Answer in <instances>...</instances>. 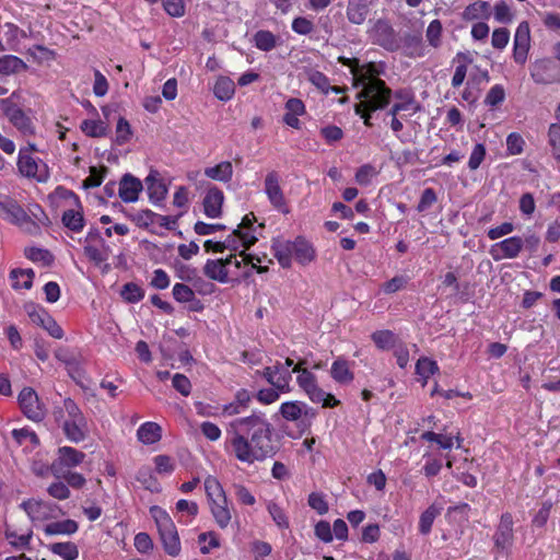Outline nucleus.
<instances>
[{
    "instance_id": "26",
    "label": "nucleus",
    "mask_w": 560,
    "mask_h": 560,
    "mask_svg": "<svg viewBox=\"0 0 560 560\" xmlns=\"http://www.w3.org/2000/svg\"><path fill=\"white\" fill-rule=\"evenodd\" d=\"M271 248L275 253V257L277 258L278 262L281 265L282 268H290L291 267V252L292 248V241L283 240V238H276L272 241Z\"/></svg>"
},
{
    "instance_id": "36",
    "label": "nucleus",
    "mask_w": 560,
    "mask_h": 560,
    "mask_svg": "<svg viewBox=\"0 0 560 560\" xmlns=\"http://www.w3.org/2000/svg\"><path fill=\"white\" fill-rule=\"evenodd\" d=\"M213 93L220 101L231 100L235 93L233 80L228 77H220L214 84Z\"/></svg>"
},
{
    "instance_id": "61",
    "label": "nucleus",
    "mask_w": 560,
    "mask_h": 560,
    "mask_svg": "<svg viewBox=\"0 0 560 560\" xmlns=\"http://www.w3.org/2000/svg\"><path fill=\"white\" fill-rule=\"evenodd\" d=\"M308 505L320 515L328 512V504L324 495L320 493L312 492L308 495Z\"/></svg>"
},
{
    "instance_id": "27",
    "label": "nucleus",
    "mask_w": 560,
    "mask_h": 560,
    "mask_svg": "<svg viewBox=\"0 0 560 560\" xmlns=\"http://www.w3.org/2000/svg\"><path fill=\"white\" fill-rule=\"evenodd\" d=\"M292 248L295 249V259L299 264L306 265L315 258L313 246L303 237L292 241Z\"/></svg>"
},
{
    "instance_id": "5",
    "label": "nucleus",
    "mask_w": 560,
    "mask_h": 560,
    "mask_svg": "<svg viewBox=\"0 0 560 560\" xmlns=\"http://www.w3.org/2000/svg\"><path fill=\"white\" fill-rule=\"evenodd\" d=\"M24 311L32 323L43 327L51 337L56 339L63 337L62 328L43 306L30 302L24 305Z\"/></svg>"
},
{
    "instance_id": "56",
    "label": "nucleus",
    "mask_w": 560,
    "mask_h": 560,
    "mask_svg": "<svg viewBox=\"0 0 560 560\" xmlns=\"http://www.w3.org/2000/svg\"><path fill=\"white\" fill-rule=\"evenodd\" d=\"M131 136V128L124 117H120L116 126V142L121 145L125 144Z\"/></svg>"
},
{
    "instance_id": "57",
    "label": "nucleus",
    "mask_w": 560,
    "mask_h": 560,
    "mask_svg": "<svg viewBox=\"0 0 560 560\" xmlns=\"http://www.w3.org/2000/svg\"><path fill=\"white\" fill-rule=\"evenodd\" d=\"M524 144V139L516 132L510 133L506 138V150L512 155L521 154L523 152Z\"/></svg>"
},
{
    "instance_id": "38",
    "label": "nucleus",
    "mask_w": 560,
    "mask_h": 560,
    "mask_svg": "<svg viewBox=\"0 0 560 560\" xmlns=\"http://www.w3.org/2000/svg\"><path fill=\"white\" fill-rule=\"evenodd\" d=\"M442 508L436 504H431L420 516L419 530L423 535L431 532L434 520L441 514Z\"/></svg>"
},
{
    "instance_id": "34",
    "label": "nucleus",
    "mask_w": 560,
    "mask_h": 560,
    "mask_svg": "<svg viewBox=\"0 0 560 560\" xmlns=\"http://www.w3.org/2000/svg\"><path fill=\"white\" fill-rule=\"evenodd\" d=\"M397 105L404 106V112H409V115H415L420 110V105L416 101L412 92L407 90H397L393 94Z\"/></svg>"
},
{
    "instance_id": "49",
    "label": "nucleus",
    "mask_w": 560,
    "mask_h": 560,
    "mask_svg": "<svg viewBox=\"0 0 560 560\" xmlns=\"http://www.w3.org/2000/svg\"><path fill=\"white\" fill-rule=\"evenodd\" d=\"M106 171V167L98 170L96 166H91L90 175L83 180L82 187L84 189L98 187L103 182V177Z\"/></svg>"
},
{
    "instance_id": "4",
    "label": "nucleus",
    "mask_w": 560,
    "mask_h": 560,
    "mask_svg": "<svg viewBox=\"0 0 560 560\" xmlns=\"http://www.w3.org/2000/svg\"><path fill=\"white\" fill-rule=\"evenodd\" d=\"M279 413L285 421L295 422L301 433L306 432L316 418V410L300 400L282 402Z\"/></svg>"
},
{
    "instance_id": "12",
    "label": "nucleus",
    "mask_w": 560,
    "mask_h": 560,
    "mask_svg": "<svg viewBox=\"0 0 560 560\" xmlns=\"http://www.w3.org/2000/svg\"><path fill=\"white\" fill-rule=\"evenodd\" d=\"M371 36L377 45L394 51L399 48L397 35L393 26L385 20H377L371 30Z\"/></svg>"
},
{
    "instance_id": "23",
    "label": "nucleus",
    "mask_w": 560,
    "mask_h": 560,
    "mask_svg": "<svg viewBox=\"0 0 560 560\" xmlns=\"http://www.w3.org/2000/svg\"><path fill=\"white\" fill-rule=\"evenodd\" d=\"M86 421L85 418L65 420L62 430L68 440L79 443L85 439Z\"/></svg>"
},
{
    "instance_id": "59",
    "label": "nucleus",
    "mask_w": 560,
    "mask_h": 560,
    "mask_svg": "<svg viewBox=\"0 0 560 560\" xmlns=\"http://www.w3.org/2000/svg\"><path fill=\"white\" fill-rule=\"evenodd\" d=\"M292 30L300 35H308L314 31V24L311 20L298 16L292 21Z\"/></svg>"
},
{
    "instance_id": "22",
    "label": "nucleus",
    "mask_w": 560,
    "mask_h": 560,
    "mask_svg": "<svg viewBox=\"0 0 560 560\" xmlns=\"http://www.w3.org/2000/svg\"><path fill=\"white\" fill-rule=\"evenodd\" d=\"M210 511L220 528H225L231 522L232 514L228 498L218 499L209 502Z\"/></svg>"
},
{
    "instance_id": "8",
    "label": "nucleus",
    "mask_w": 560,
    "mask_h": 560,
    "mask_svg": "<svg viewBox=\"0 0 560 560\" xmlns=\"http://www.w3.org/2000/svg\"><path fill=\"white\" fill-rule=\"evenodd\" d=\"M1 108L10 122L23 135H33L34 126L32 119L12 102V97L1 101Z\"/></svg>"
},
{
    "instance_id": "20",
    "label": "nucleus",
    "mask_w": 560,
    "mask_h": 560,
    "mask_svg": "<svg viewBox=\"0 0 560 560\" xmlns=\"http://www.w3.org/2000/svg\"><path fill=\"white\" fill-rule=\"evenodd\" d=\"M369 12V0H348L346 14L350 23L355 25L363 24Z\"/></svg>"
},
{
    "instance_id": "2",
    "label": "nucleus",
    "mask_w": 560,
    "mask_h": 560,
    "mask_svg": "<svg viewBox=\"0 0 560 560\" xmlns=\"http://www.w3.org/2000/svg\"><path fill=\"white\" fill-rule=\"evenodd\" d=\"M355 86H362L358 93L361 101L354 106L355 113H360L363 108H368V110L383 109L389 104L393 95L392 90L383 80L372 75L362 77L358 80Z\"/></svg>"
},
{
    "instance_id": "32",
    "label": "nucleus",
    "mask_w": 560,
    "mask_h": 560,
    "mask_svg": "<svg viewBox=\"0 0 560 560\" xmlns=\"http://www.w3.org/2000/svg\"><path fill=\"white\" fill-rule=\"evenodd\" d=\"M78 523L73 520H65L49 523L44 527V532L48 536L52 535H72L78 530Z\"/></svg>"
},
{
    "instance_id": "1",
    "label": "nucleus",
    "mask_w": 560,
    "mask_h": 560,
    "mask_svg": "<svg viewBox=\"0 0 560 560\" xmlns=\"http://www.w3.org/2000/svg\"><path fill=\"white\" fill-rule=\"evenodd\" d=\"M225 448L248 465L272 458L279 450L273 440V427L262 412L231 421L226 428Z\"/></svg>"
},
{
    "instance_id": "31",
    "label": "nucleus",
    "mask_w": 560,
    "mask_h": 560,
    "mask_svg": "<svg viewBox=\"0 0 560 560\" xmlns=\"http://www.w3.org/2000/svg\"><path fill=\"white\" fill-rule=\"evenodd\" d=\"M35 272L33 269H12L10 271V278L13 280L12 288L18 290L24 288L30 290L33 285V279Z\"/></svg>"
},
{
    "instance_id": "39",
    "label": "nucleus",
    "mask_w": 560,
    "mask_h": 560,
    "mask_svg": "<svg viewBox=\"0 0 560 560\" xmlns=\"http://www.w3.org/2000/svg\"><path fill=\"white\" fill-rule=\"evenodd\" d=\"M439 371V366L435 361L429 358H420L416 364V373L422 381V386H425L431 375Z\"/></svg>"
},
{
    "instance_id": "19",
    "label": "nucleus",
    "mask_w": 560,
    "mask_h": 560,
    "mask_svg": "<svg viewBox=\"0 0 560 560\" xmlns=\"http://www.w3.org/2000/svg\"><path fill=\"white\" fill-rule=\"evenodd\" d=\"M140 192V179L131 174H125L118 187V195L125 202H133L138 200Z\"/></svg>"
},
{
    "instance_id": "44",
    "label": "nucleus",
    "mask_w": 560,
    "mask_h": 560,
    "mask_svg": "<svg viewBox=\"0 0 560 560\" xmlns=\"http://www.w3.org/2000/svg\"><path fill=\"white\" fill-rule=\"evenodd\" d=\"M81 130L89 137L100 138L107 133V126L102 120H83Z\"/></svg>"
},
{
    "instance_id": "41",
    "label": "nucleus",
    "mask_w": 560,
    "mask_h": 560,
    "mask_svg": "<svg viewBox=\"0 0 560 560\" xmlns=\"http://www.w3.org/2000/svg\"><path fill=\"white\" fill-rule=\"evenodd\" d=\"M278 38L270 31H258L254 35L255 46L262 51H270L277 46Z\"/></svg>"
},
{
    "instance_id": "43",
    "label": "nucleus",
    "mask_w": 560,
    "mask_h": 560,
    "mask_svg": "<svg viewBox=\"0 0 560 560\" xmlns=\"http://www.w3.org/2000/svg\"><path fill=\"white\" fill-rule=\"evenodd\" d=\"M372 339L382 350H389L397 347V337L390 330H380L372 335Z\"/></svg>"
},
{
    "instance_id": "45",
    "label": "nucleus",
    "mask_w": 560,
    "mask_h": 560,
    "mask_svg": "<svg viewBox=\"0 0 560 560\" xmlns=\"http://www.w3.org/2000/svg\"><path fill=\"white\" fill-rule=\"evenodd\" d=\"M442 23L440 20H433L425 31V38L430 46L439 48L442 44Z\"/></svg>"
},
{
    "instance_id": "21",
    "label": "nucleus",
    "mask_w": 560,
    "mask_h": 560,
    "mask_svg": "<svg viewBox=\"0 0 560 560\" xmlns=\"http://www.w3.org/2000/svg\"><path fill=\"white\" fill-rule=\"evenodd\" d=\"M164 550L172 557H175L180 551V541L174 523L168 526L162 527L159 530Z\"/></svg>"
},
{
    "instance_id": "48",
    "label": "nucleus",
    "mask_w": 560,
    "mask_h": 560,
    "mask_svg": "<svg viewBox=\"0 0 560 560\" xmlns=\"http://www.w3.org/2000/svg\"><path fill=\"white\" fill-rule=\"evenodd\" d=\"M548 142L552 149V155L560 161V125L551 124L548 130Z\"/></svg>"
},
{
    "instance_id": "18",
    "label": "nucleus",
    "mask_w": 560,
    "mask_h": 560,
    "mask_svg": "<svg viewBox=\"0 0 560 560\" xmlns=\"http://www.w3.org/2000/svg\"><path fill=\"white\" fill-rule=\"evenodd\" d=\"M66 196L73 198L75 206L78 207V210L75 209H69L66 210L62 214V223L66 228L73 232H80L82 231L84 226V218L81 210V202L79 200V197L71 190H67Z\"/></svg>"
},
{
    "instance_id": "29",
    "label": "nucleus",
    "mask_w": 560,
    "mask_h": 560,
    "mask_svg": "<svg viewBox=\"0 0 560 560\" xmlns=\"http://www.w3.org/2000/svg\"><path fill=\"white\" fill-rule=\"evenodd\" d=\"M21 508L32 520H44L48 516L50 504L42 500H27L21 503Z\"/></svg>"
},
{
    "instance_id": "53",
    "label": "nucleus",
    "mask_w": 560,
    "mask_h": 560,
    "mask_svg": "<svg viewBox=\"0 0 560 560\" xmlns=\"http://www.w3.org/2000/svg\"><path fill=\"white\" fill-rule=\"evenodd\" d=\"M510 40V32L505 27L495 28L492 33L491 45L495 49H504Z\"/></svg>"
},
{
    "instance_id": "40",
    "label": "nucleus",
    "mask_w": 560,
    "mask_h": 560,
    "mask_svg": "<svg viewBox=\"0 0 560 560\" xmlns=\"http://www.w3.org/2000/svg\"><path fill=\"white\" fill-rule=\"evenodd\" d=\"M162 427L156 422L142 423V444H155L161 441Z\"/></svg>"
},
{
    "instance_id": "25",
    "label": "nucleus",
    "mask_w": 560,
    "mask_h": 560,
    "mask_svg": "<svg viewBox=\"0 0 560 560\" xmlns=\"http://www.w3.org/2000/svg\"><path fill=\"white\" fill-rule=\"evenodd\" d=\"M330 375L335 382L343 385L350 384L354 378L353 373L350 371L349 362L342 358L334 361Z\"/></svg>"
},
{
    "instance_id": "47",
    "label": "nucleus",
    "mask_w": 560,
    "mask_h": 560,
    "mask_svg": "<svg viewBox=\"0 0 560 560\" xmlns=\"http://www.w3.org/2000/svg\"><path fill=\"white\" fill-rule=\"evenodd\" d=\"M406 49L408 50V56L410 57H423L424 56V47L422 43V38L418 35H411L406 38L405 43Z\"/></svg>"
},
{
    "instance_id": "13",
    "label": "nucleus",
    "mask_w": 560,
    "mask_h": 560,
    "mask_svg": "<svg viewBox=\"0 0 560 560\" xmlns=\"http://www.w3.org/2000/svg\"><path fill=\"white\" fill-rule=\"evenodd\" d=\"M494 546L501 552H509L514 542L513 517L510 513L501 516L498 528L493 535Z\"/></svg>"
},
{
    "instance_id": "16",
    "label": "nucleus",
    "mask_w": 560,
    "mask_h": 560,
    "mask_svg": "<svg viewBox=\"0 0 560 560\" xmlns=\"http://www.w3.org/2000/svg\"><path fill=\"white\" fill-rule=\"evenodd\" d=\"M523 247V238L512 236L494 244L490 253L494 260H500L502 258L513 259L518 256Z\"/></svg>"
},
{
    "instance_id": "58",
    "label": "nucleus",
    "mask_w": 560,
    "mask_h": 560,
    "mask_svg": "<svg viewBox=\"0 0 560 560\" xmlns=\"http://www.w3.org/2000/svg\"><path fill=\"white\" fill-rule=\"evenodd\" d=\"M268 512H269L270 516L272 517V520L275 521V523L280 528H288L289 527L288 517L285 516L284 512L282 511V509L278 504H276L273 502H270L268 504Z\"/></svg>"
},
{
    "instance_id": "46",
    "label": "nucleus",
    "mask_w": 560,
    "mask_h": 560,
    "mask_svg": "<svg viewBox=\"0 0 560 560\" xmlns=\"http://www.w3.org/2000/svg\"><path fill=\"white\" fill-rule=\"evenodd\" d=\"M205 490L209 502L226 497L219 480L212 476L206 478Z\"/></svg>"
},
{
    "instance_id": "50",
    "label": "nucleus",
    "mask_w": 560,
    "mask_h": 560,
    "mask_svg": "<svg viewBox=\"0 0 560 560\" xmlns=\"http://www.w3.org/2000/svg\"><path fill=\"white\" fill-rule=\"evenodd\" d=\"M24 254L30 260L43 261L45 265H50L54 259V257L49 250L37 248V247L26 248Z\"/></svg>"
},
{
    "instance_id": "33",
    "label": "nucleus",
    "mask_w": 560,
    "mask_h": 560,
    "mask_svg": "<svg viewBox=\"0 0 560 560\" xmlns=\"http://www.w3.org/2000/svg\"><path fill=\"white\" fill-rule=\"evenodd\" d=\"M27 69V65L19 57L5 55L0 58V73L10 75Z\"/></svg>"
},
{
    "instance_id": "10",
    "label": "nucleus",
    "mask_w": 560,
    "mask_h": 560,
    "mask_svg": "<svg viewBox=\"0 0 560 560\" xmlns=\"http://www.w3.org/2000/svg\"><path fill=\"white\" fill-rule=\"evenodd\" d=\"M144 184L149 201L154 206H161L168 192L167 184L162 174L150 167L149 174L144 178Z\"/></svg>"
},
{
    "instance_id": "14",
    "label": "nucleus",
    "mask_w": 560,
    "mask_h": 560,
    "mask_svg": "<svg viewBox=\"0 0 560 560\" xmlns=\"http://www.w3.org/2000/svg\"><path fill=\"white\" fill-rule=\"evenodd\" d=\"M530 48V28L527 22H521L514 35L513 58L516 63L524 65Z\"/></svg>"
},
{
    "instance_id": "3",
    "label": "nucleus",
    "mask_w": 560,
    "mask_h": 560,
    "mask_svg": "<svg viewBox=\"0 0 560 560\" xmlns=\"http://www.w3.org/2000/svg\"><path fill=\"white\" fill-rule=\"evenodd\" d=\"M292 372L298 373L296 383L314 404H322L323 407L332 408L339 405V400L331 394L326 393L317 384V378L307 368L294 366Z\"/></svg>"
},
{
    "instance_id": "60",
    "label": "nucleus",
    "mask_w": 560,
    "mask_h": 560,
    "mask_svg": "<svg viewBox=\"0 0 560 560\" xmlns=\"http://www.w3.org/2000/svg\"><path fill=\"white\" fill-rule=\"evenodd\" d=\"M172 385L183 396H188L191 392V383L184 374H175L172 378Z\"/></svg>"
},
{
    "instance_id": "35",
    "label": "nucleus",
    "mask_w": 560,
    "mask_h": 560,
    "mask_svg": "<svg viewBox=\"0 0 560 560\" xmlns=\"http://www.w3.org/2000/svg\"><path fill=\"white\" fill-rule=\"evenodd\" d=\"M0 208L10 215L12 222L23 224L28 221V215L24 209L12 199L0 201Z\"/></svg>"
},
{
    "instance_id": "11",
    "label": "nucleus",
    "mask_w": 560,
    "mask_h": 560,
    "mask_svg": "<svg viewBox=\"0 0 560 560\" xmlns=\"http://www.w3.org/2000/svg\"><path fill=\"white\" fill-rule=\"evenodd\" d=\"M232 261H235L236 268L241 267L242 261L235 255H230L225 259H208L203 267V273L211 280L226 283L229 281V267Z\"/></svg>"
},
{
    "instance_id": "62",
    "label": "nucleus",
    "mask_w": 560,
    "mask_h": 560,
    "mask_svg": "<svg viewBox=\"0 0 560 560\" xmlns=\"http://www.w3.org/2000/svg\"><path fill=\"white\" fill-rule=\"evenodd\" d=\"M486 156V148L482 143H477L474 149H472V152L470 154V158H469V161H468V167L471 170V171H475L477 170L481 162L483 161Z\"/></svg>"
},
{
    "instance_id": "63",
    "label": "nucleus",
    "mask_w": 560,
    "mask_h": 560,
    "mask_svg": "<svg viewBox=\"0 0 560 560\" xmlns=\"http://www.w3.org/2000/svg\"><path fill=\"white\" fill-rule=\"evenodd\" d=\"M120 295L126 302L135 303L140 300V288L133 282L126 283Z\"/></svg>"
},
{
    "instance_id": "37",
    "label": "nucleus",
    "mask_w": 560,
    "mask_h": 560,
    "mask_svg": "<svg viewBox=\"0 0 560 560\" xmlns=\"http://www.w3.org/2000/svg\"><path fill=\"white\" fill-rule=\"evenodd\" d=\"M275 374L277 377V389L281 393H290L292 389L290 385L292 380V371L288 370L285 365H282L281 362H276Z\"/></svg>"
},
{
    "instance_id": "28",
    "label": "nucleus",
    "mask_w": 560,
    "mask_h": 560,
    "mask_svg": "<svg viewBox=\"0 0 560 560\" xmlns=\"http://www.w3.org/2000/svg\"><path fill=\"white\" fill-rule=\"evenodd\" d=\"M489 16L490 3L487 1H476L467 5L462 13V18L465 21L488 19Z\"/></svg>"
},
{
    "instance_id": "55",
    "label": "nucleus",
    "mask_w": 560,
    "mask_h": 560,
    "mask_svg": "<svg viewBox=\"0 0 560 560\" xmlns=\"http://www.w3.org/2000/svg\"><path fill=\"white\" fill-rule=\"evenodd\" d=\"M494 19L499 23H511L513 21V13L511 12L510 7L504 2L500 1L495 3L493 8Z\"/></svg>"
},
{
    "instance_id": "7",
    "label": "nucleus",
    "mask_w": 560,
    "mask_h": 560,
    "mask_svg": "<svg viewBox=\"0 0 560 560\" xmlns=\"http://www.w3.org/2000/svg\"><path fill=\"white\" fill-rule=\"evenodd\" d=\"M85 458V454L70 446L58 448V457L51 464V471L55 477L60 478L63 472L70 468L80 465Z\"/></svg>"
},
{
    "instance_id": "17",
    "label": "nucleus",
    "mask_w": 560,
    "mask_h": 560,
    "mask_svg": "<svg viewBox=\"0 0 560 560\" xmlns=\"http://www.w3.org/2000/svg\"><path fill=\"white\" fill-rule=\"evenodd\" d=\"M224 195L218 187H211L207 190L203 198V211L208 218L215 219L222 214V205Z\"/></svg>"
},
{
    "instance_id": "15",
    "label": "nucleus",
    "mask_w": 560,
    "mask_h": 560,
    "mask_svg": "<svg viewBox=\"0 0 560 560\" xmlns=\"http://www.w3.org/2000/svg\"><path fill=\"white\" fill-rule=\"evenodd\" d=\"M265 192L268 197V200L275 208L281 210L284 213L288 212V210L285 209L284 195L280 187V177L276 171H271L266 175Z\"/></svg>"
},
{
    "instance_id": "6",
    "label": "nucleus",
    "mask_w": 560,
    "mask_h": 560,
    "mask_svg": "<svg viewBox=\"0 0 560 560\" xmlns=\"http://www.w3.org/2000/svg\"><path fill=\"white\" fill-rule=\"evenodd\" d=\"M18 168L23 176L34 178L39 183H45L49 178L47 165L32 158L28 154V149H20Z\"/></svg>"
},
{
    "instance_id": "24",
    "label": "nucleus",
    "mask_w": 560,
    "mask_h": 560,
    "mask_svg": "<svg viewBox=\"0 0 560 560\" xmlns=\"http://www.w3.org/2000/svg\"><path fill=\"white\" fill-rule=\"evenodd\" d=\"M250 400V393L246 389H240L235 395V399L223 406V413L226 416L240 415L248 408Z\"/></svg>"
},
{
    "instance_id": "52",
    "label": "nucleus",
    "mask_w": 560,
    "mask_h": 560,
    "mask_svg": "<svg viewBox=\"0 0 560 560\" xmlns=\"http://www.w3.org/2000/svg\"><path fill=\"white\" fill-rule=\"evenodd\" d=\"M173 296L179 303H186L195 300V292L184 283H176L173 287Z\"/></svg>"
},
{
    "instance_id": "9",
    "label": "nucleus",
    "mask_w": 560,
    "mask_h": 560,
    "mask_svg": "<svg viewBox=\"0 0 560 560\" xmlns=\"http://www.w3.org/2000/svg\"><path fill=\"white\" fill-rule=\"evenodd\" d=\"M19 404L26 418L39 422L45 418V409L36 392L32 387H24L19 394Z\"/></svg>"
},
{
    "instance_id": "64",
    "label": "nucleus",
    "mask_w": 560,
    "mask_h": 560,
    "mask_svg": "<svg viewBox=\"0 0 560 560\" xmlns=\"http://www.w3.org/2000/svg\"><path fill=\"white\" fill-rule=\"evenodd\" d=\"M436 194L432 188H425L421 195V198L419 200V203L417 206V210L419 212H423L428 210L430 207L433 206V203L436 202Z\"/></svg>"
},
{
    "instance_id": "42",
    "label": "nucleus",
    "mask_w": 560,
    "mask_h": 560,
    "mask_svg": "<svg viewBox=\"0 0 560 560\" xmlns=\"http://www.w3.org/2000/svg\"><path fill=\"white\" fill-rule=\"evenodd\" d=\"M52 553L60 556L65 560H74L79 556V550L75 544L71 541L55 542L50 545Z\"/></svg>"
},
{
    "instance_id": "30",
    "label": "nucleus",
    "mask_w": 560,
    "mask_h": 560,
    "mask_svg": "<svg viewBox=\"0 0 560 560\" xmlns=\"http://www.w3.org/2000/svg\"><path fill=\"white\" fill-rule=\"evenodd\" d=\"M205 175L213 180L230 182L233 175V166L229 161L221 162L205 170Z\"/></svg>"
},
{
    "instance_id": "51",
    "label": "nucleus",
    "mask_w": 560,
    "mask_h": 560,
    "mask_svg": "<svg viewBox=\"0 0 560 560\" xmlns=\"http://www.w3.org/2000/svg\"><path fill=\"white\" fill-rule=\"evenodd\" d=\"M505 98L504 88L500 84L493 85L486 95L485 104L490 107H495L501 104Z\"/></svg>"
},
{
    "instance_id": "54",
    "label": "nucleus",
    "mask_w": 560,
    "mask_h": 560,
    "mask_svg": "<svg viewBox=\"0 0 560 560\" xmlns=\"http://www.w3.org/2000/svg\"><path fill=\"white\" fill-rule=\"evenodd\" d=\"M377 174L375 167L371 164H364L358 168L355 173V182L359 185L366 186L371 183L372 178Z\"/></svg>"
}]
</instances>
